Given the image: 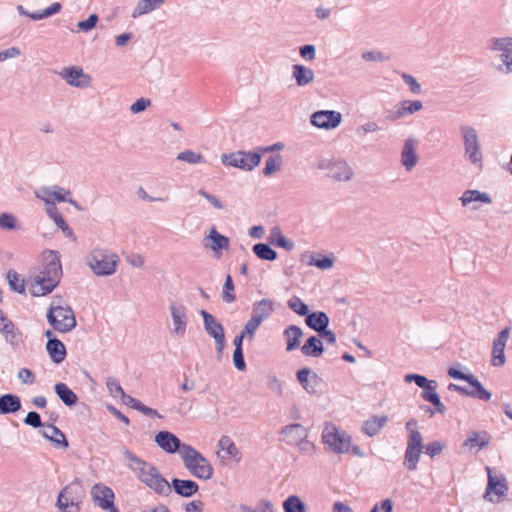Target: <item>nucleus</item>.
I'll list each match as a JSON object with an SVG mask.
<instances>
[{
	"label": "nucleus",
	"instance_id": "f257e3e1",
	"mask_svg": "<svg viewBox=\"0 0 512 512\" xmlns=\"http://www.w3.org/2000/svg\"><path fill=\"white\" fill-rule=\"evenodd\" d=\"M124 455L128 461V468L141 483L158 495L168 496L171 493V485L154 464L137 457L130 451H126Z\"/></svg>",
	"mask_w": 512,
	"mask_h": 512
},
{
	"label": "nucleus",
	"instance_id": "f03ea898",
	"mask_svg": "<svg viewBox=\"0 0 512 512\" xmlns=\"http://www.w3.org/2000/svg\"><path fill=\"white\" fill-rule=\"evenodd\" d=\"M52 259L45 265L29 283L32 296L39 297L49 294L57 286L61 277V263L56 255L51 253Z\"/></svg>",
	"mask_w": 512,
	"mask_h": 512
},
{
	"label": "nucleus",
	"instance_id": "7ed1b4c3",
	"mask_svg": "<svg viewBox=\"0 0 512 512\" xmlns=\"http://www.w3.org/2000/svg\"><path fill=\"white\" fill-rule=\"evenodd\" d=\"M180 458L182 459L185 468L194 477L202 480H209L212 478L214 473L212 464L191 445L184 444L180 451Z\"/></svg>",
	"mask_w": 512,
	"mask_h": 512
},
{
	"label": "nucleus",
	"instance_id": "20e7f679",
	"mask_svg": "<svg viewBox=\"0 0 512 512\" xmlns=\"http://www.w3.org/2000/svg\"><path fill=\"white\" fill-rule=\"evenodd\" d=\"M406 429L408 432V440L404 456V465L408 470L413 471L417 468L421 456L423 439L415 419H410L406 423Z\"/></svg>",
	"mask_w": 512,
	"mask_h": 512
},
{
	"label": "nucleus",
	"instance_id": "39448f33",
	"mask_svg": "<svg viewBox=\"0 0 512 512\" xmlns=\"http://www.w3.org/2000/svg\"><path fill=\"white\" fill-rule=\"evenodd\" d=\"M83 497L82 485L72 482L60 491L57 506L62 512H79Z\"/></svg>",
	"mask_w": 512,
	"mask_h": 512
},
{
	"label": "nucleus",
	"instance_id": "423d86ee",
	"mask_svg": "<svg viewBox=\"0 0 512 512\" xmlns=\"http://www.w3.org/2000/svg\"><path fill=\"white\" fill-rule=\"evenodd\" d=\"M322 440L335 453L343 454L350 450L351 437L340 431L334 424H326L322 432Z\"/></svg>",
	"mask_w": 512,
	"mask_h": 512
},
{
	"label": "nucleus",
	"instance_id": "0eeeda50",
	"mask_svg": "<svg viewBox=\"0 0 512 512\" xmlns=\"http://www.w3.org/2000/svg\"><path fill=\"white\" fill-rule=\"evenodd\" d=\"M119 258L107 250L95 249L89 259V266L96 275H112L116 271Z\"/></svg>",
	"mask_w": 512,
	"mask_h": 512
},
{
	"label": "nucleus",
	"instance_id": "6e6552de",
	"mask_svg": "<svg viewBox=\"0 0 512 512\" xmlns=\"http://www.w3.org/2000/svg\"><path fill=\"white\" fill-rule=\"evenodd\" d=\"M48 322L54 330L65 333L72 330L76 325L74 312L70 307H51L47 314Z\"/></svg>",
	"mask_w": 512,
	"mask_h": 512
},
{
	"label": "nucleus",
	"instance_id": "1a4fd4ad",
	"mask_svg": "<svg viewBox=\"0 0 512 512\" xmlns=\"http://www.w3.org/2000/svg\"><path fill=\"white\" fill-rule=\"evenodd\" d=\"M106 385L110 393L114 397H120L123 403L127 406L141 412L146 416L161 418V415L155 409L149 408L138 399L126 395L117 379L108 378Z\"/></svg>",
	"mask_w": 512,
	"mask_h": 512
},
{
	"label": "nucleus",
	"instance_id": "9d476101",
	"mask_svg": "<svg viewBox=\"0 0 512 512\" xmlns=\"http://www.w3.org/2000/svg\"><path fill=\"white\" fill-rule=\"evenodd\" d=\"M221 161L226 166H232L242 170L250 171L260 164L261 155L257 152L238 151L229 154H223L221 156Z\"/></svg>",
	"mask_w": 512,
	"mask_h": 512
},
{
	"label": "nucleus",
	"instance_id": "9b49d317",
	"mask_svg": "<svg viewBox=\"0 0 512 512\" xmlns=\"http://www.w3.org/2000/svg\"><path fill=\"white\" fill-rule=\"evenodd\" d=\"M461 132L463 135L465 156L473 165L481 169L483 166V157L476 130L472 127L463 126Z\"/></svg>",
	"mask_w": 512,
	"mask_h": 512
},
{
	"label": "nucleus",
	"instance_id": "f8f14e48",
	"mask_svg": "<svg viewBox=\"0 0 512 512\" xmlns=\"http://www.w3.org/2000/svg\"><path fill=\"white\" fill-rule=\"evenodd\" d=\"M91 496L96 505L109 512H119L114 505V492L108 486L98 483L91 489Z\"/></svg>",
	"mask_w": 512,
	"mask_h": 512
},
{
	"label": "nucleus",
	"instance_id": "ddd939ff",
	"mask_svg": "<svg viewBox=\"0 0 512 512\" xmlns=\"http://www.w3.org/2000/svg\"><path fill=\"white\" fill-rule=\"evenodd\" d=\"M217 455L221 461L225 463H238L241 460L240 451L233 440L228 436H222L218 441Z\"/></svg>",
	"mask_w": 512,
	"mask_h": 512
},
{
	"label": "nucleus",
	"instance_id": "4468645a",
	"mask_svg": "<svg viewBox=\"0 0 512 512\" xmlns=\"http://www.w3.org/2000/svg\"><path fill=\"white\" fill-rule=\"evenodd\" d=\"M488 471V485L484 494L485 499L490 502H499L505 497L508 487L504 480L493 476L491 470L487 467Z\"/></svg>",
	"mask_w": 512,
	"mask_h": 512
},
{
	"label": "nucleus",
	"instance_id": "2eb2a0df",
	"mask_svg": "<svg viewBox=\"0 0 512 512\" xmlns=\"http://www.w3.org/2000/svg\"><path fill=\"white\" fill-rule=\"evenodd\" d=\"M201 315L203 317L207 333L215 339L217 349L219 352H221L225 343L223 326L217 322L216 319L208 312L202 310Z\"/></svg>",
	"mask_w": 512,
	"mask_h": 512
},
{
	"label": "nucleus",
	"instance_id": "dca6fc26",
	"mask_svg": "<svg viewBox=\"0 0 512 512\" xmlns=\"http://www.w3.org/2000/svg\"><path fill=\"white\" fill-rule=\"evenodd\" d=\"M60 76L71 86L86 88L91 84V76L84 73L82 68L68 67L60 72Z\"/></svg>",
	"mask_w": 512,
	"mask_h": 512
},
{
	"label": "nucleus",
	"instance_id": "f3484780",
	"mask_svg": "<svg viewBox=\"0 0 512 512\" xmlns=\"http://www.w3.org/2000/svg\"><path fill=\"white\" fill-rule=\"evenodd\" d=\"M156 444L166 453L174 454L182 450L185 443L169 431H160L155 435Z\"/></svg>",
	"mask_w": 512,
	"mask_h": 512
},
{
	"label": "nucleus",
	"instance_id": "a211bd4d",
	"mask_svg": "<svg viewBox=\"0 0 512 512\" xmlns=\"http://www.w3.org/2000/svg\"><path fill=\"white\" fill-rule=\"evenodd\" d=\"M341 122V114L336 111H317L311 116V123L319 128L333 129Z\"/></svg>",
	"mask_w": 512,
	"mask_h": 512
},
{
	"label": "nucleus",
	"instance_id": "6ab92c4d",
	"mask_svg": "<svg viewBox=\"0 0 512 512\" xmlns=\"http://www.w3.org/2000/svg\"><path fill=\"white\" fill-rule=\"evenodd\" d=\"M509 338V328L502 330L498 338L493 343L492 349V364L494 366H501L505 362L504 348Z\"/></svg>",
	"mask_w": 512,
	"mask_h": 512
},
{
	"label": "nucleus",
	"instance_id": "aec40b11",
	"mask_svg": "<svg viewBox=\"0 0 512 512\" xmlns=\"http://www.w3.org/2000/svg\"><path fill=\"white\" fill-rule=\"evenodd\" d=\"M287 443L298 445L307 438V430L300 424H292L285 427L282 431Z\"/></svg>",
	"mask_w": 512,
	"mask_h": 512
},
{
	"label": "nucleus",
	"instance_id": "412c9836",
	"mask_svg": "<svg viewBox=\"0 0 512 512\" xmlns=\"http://www.w3.org/2000/svg\"><path fill=\"white\" fill-rule=\"evenodd\" d=\"M490 442V435L487 432H473L463 442V447L469 451H478L486 447Z\"/></svg>",
	"mask_w": 512,
	"mask_h": 512
},
{
	"label": "nucleus",
	"instance_id": "4be33fe9",
	"mask_svg": "<svg viewBox=\"0 0 512 512\" xmlns=\"http://www.w3.org/2000/svg\"><path fill=\"white\" fill-rule=\"evenodd\" d=\"M171 489L173 488L175 492L183 497H190L194 495L198 489L199 486L196 482L192 480H181V479H173Z\"/></svg>",
	"mask_w": 512,
	"mask_h": 512
},
{
	"label": "nucleus",
	"instance_id": "5701e85b",
	"mask_svg": "<svg viewBox=\"0 0 512 512\" xmlns=\"http://www.w3.org/2000/svg\"><path fill=\"white\" fill-rule=\"evenodd\" d=\"M494 45V50L500 52L499 57L501 58L503 64L506 66V72H509L510 65L512 64V44L510 39H497Z\"/></svg>",
	"mask_w": 512,
	"mask_h": 512
},
{
	"label": "nucleus",
	"instance_id": "b1692460",
	"mask_svg": "<svg viewBox=\"0 0 512 512\" xmlns=\"http://www.w3.org/2000/svg\"><path fill=\"white\" fill-rule=\"evenodd\" d=\"M387 421L388 417L385 415L372 416L363 423V431L369 437L376 436L386 425Z\"/></svg>",
	"mask_w": 512,
	"mask_h": 512
},
{
	"label": "nucleus",
	"instance_id": "393cba45",
	"mask_svg": "<svg viewBox=\"0 0 512 512\" xmlns=\"http://www.w3.org/2000/svg\"><path fill=\"white\" fill-rule=\"evenodd\" d=\"M305 319V323L311 329L322 332L327 328L329 323V318L324 312H314L311 314H307Z\"/></svg>",
	"mask_w": 512,
	"mask_h": 512
},
{
	"label": "nucleus",
	"instance_id": "a878e982",
	"mask_svg": "<svg viewBox=\"0 0 512 512\" xmlns=\"http://www.w3.org/2000/svg\"><path fill=\"white\" fill-rule=\"evenodd\" d=\"M70 195L68 190L63 188H57L55 190H50L48 188H44L41 191V194L37 193V197L42 199L47 205H51L52 200L55 199L59 202L69 201L67 196Z\"/></svg>",
	"mask_w": 512,
	"mask_h": 512
},
{
	"label": "nucleus",
	"instance_id": "bb28decb",
	"mask_svg": "<svg viewBox=\"0 0 512 512\" xmlns=\"http://www.w3.org/2000/svg\"><path fill=\"white\" fill-rule=\"evenodd\" d=\"M171 315L173 320L174 332L183 335L186 330L185 308L183 306L171 305Z\"/></svg>",
	"mask_w": 512,
	"mask_h": 512
},
{
	"label": "nucleus",
	"instance_id": "cd10ccee",
	"mask_svg": "<svg viewBox=\"0 0 512 512\" xmlns=\"http://www.w3.org/2000/svg\"><path fill=\"white\" fill-rule=\"evenodd\" d=\"M21 408V401L17 395L6 394L0 397V414L15 413Z\"/></svg>",
	"mask_w": 512,
	"mask_h": 512
},
{
	"label": "nucleus",
	"instance_id": "c85d7f7f",
	"mask_svg": "<svg viewBox=\"0 0 512 512\" xmlns=\"http://www.w3.org/2000/svg\"><path fill=\"white\" fill-rule=\"evenodd\" d=\"M436 382L432 381L422 392V398L434 405L439 413H444L445 406L440 401L439 395L436 392Z\"/></svg>",
	"mask_w": 512,
	"mask_h": 512
},
{
	"label": "nucleus",
	"instance_id": "c756f323",
	"mask_svg": "<svg viewBox=\"0 0 512 512\" xmlns=\"http://www.w3.org/2000/svg\"><path fill=\"white\" fill-rule=\"evenodd\" d=\"M42 435L46 439L55 443L56 445L62 446L63 448L68 447V441H67L64 433L56 426H53V425L46 426L42 431Z\"/></svg>",
	"mask_w": 512,
	"mask_h": 512
},
{
	"label": "nucleus",
	"instance_id": "7c9ffc66",
	"mask_svg": "<svg viewBox=\"0 0 512 512\" xmlns=\"http://www.w3.org/2000/svg\"><path fill=\"white\" fill-rule=\"evenodd\" d=\"M284 336L287 340L286 350L293 351L299 347L303 332L298 326L290 325L284 330Z\"/></svg>",
	"mask_w": 512,
	"mask_h": 512
},
{
	"label": "nucleus",
	"instance_id": "2f4dec72",
	"mask_svg": "<svg viewBox=\"0 0 512 512\" xmlns=\"http://www.w3.org/2000/svg\"><path fill=\"white\" fill-rule=\"evenodd\" d=\"M47 351L55 363H61L66 357L64 344L57 339H50L47 343Z\"/></svg>",
	"mask_w": 512,
	"mask_h": 512
},
{
	"label": "nucleus",
	"instance_id": "473e14b6",
	"mask_svg": "<svg viewBox=\"0 0 512 512\" xmlns=\"http://www.w3.org/2000/svg\"><path fill=\"white\" fill-rule=\"evenodd\" d=\"M293 76L299 86H305L314 79V72L303 65L297 64L293 66Z\"/></svg>",
	"mask_w": 512,
	"mask_h": 512
},
{
	"label": "nucleus",
	"instance_id": "72a5a7b5",
	"mask_svg": "<svg viewBox=\"0 0 512 512\" xmlns=\"http://www.w3.org/2000/svg\"><path fill=\"white\" fill-rule=\"evenodd\" d=\"M422 109V102L419 100H406L401 102L400 108L395 111L392 115V119H399L406 114H411Z\"/></svg>",
	"mask_w": 512,
	"mask_h": 512
},
{
	"label": "nucleus",
	"instance_id": "f704fd0d",
	"mask_svg": "<svg viewBox=\"0 0 512 512\" xmlns=\"http://www.w3.org/2000/svg\"><path fill=\"white\" fill-rule=\"evenodd\" d=\"M208 239L210 243L207 246H209L214 252H218L229 247V239L218 233L215 228L210 230Z\"/></svg>",
	"mask_w": 512,
	"mask_h": 512
},
{
	"label": "nucleus",
	"instance_id": "c9c22d12",
	"mask_svg": "<svg viewBox=\"0 0 512 512\" xmlns=\"http://www.w3.org/2000/svg\"><path fill=\"white\" fill-rule=\"evenodd\" d=\"M302 352L306 356L319 357L323 353V345L316 336H311L302 346Z\"/></svg>",
	"mask_w": 512,
	"mask_h": 512
},
{
	"label": "nucleus",
	"instance_id": "e433bc0d",
	"mask_svg": "<svg viewBox=\"0 0 512 512\" xmlns=\"http://www.w3.org/2000/svg\"><path fill=\"white\" fill-rule=\"evenodd\" d=\"M417 156L415 153V146L412 140H407L405 142L403 151H402V163L403 165L410 170L416 165Z\"/></svg>",
	"mask_w": 512,
	"mask_h": 512
},
{
	"label": "nucleus",
	"instance_id": "4c0bfd02",
	"mask_svg": "<svg viewBox=\"0 0 512 512\" xmlns=\"http://www.w3.org/2000/svg\"><path fill=\"white\" fill-rule=\"evenodd\" d=\"M273 312V303L268 299H262L253 306V316L263 322Z\"/></svg>",
	"mask_w": 512,
	"mask_h": 512
},
{
	"label": "nucleus",
	"instance_id": "58836bf2",
	"mask_svg": "<svg viewBox=\"0 0 512 512\" xmlns=\"http://www.w3.org/2000/svg\"><path fill=\"white\" fill-rule=\"evenodd\" d=\"M165 0H140L132 13L133 18L147 14L164 3Z\"/></svg>",
	"mask_w": 512,
	"mask_h": 512
},
{
	"label": "nucleus",
	"instance_id": "ea45409f",
	"mask_svg": "<svg viewBox=\"0 0 512 512\" xmlns=\"http://www.w3.org/2000/svg\"><path fill=\"white\" fill-rule=\"evenodd\" d=\"M463 206H466L472 202L491 203V198L488 194L482 193L478 190H467L463 193L460 198Z\"/></svg>",
	"mask_w": 512,
	"mask_h": 512
},
{
	"label": "nucleus",
	"instance_id": "a19ab883",
	"mask_svg": "<svg viewBox=\"0 0 512 512\" xmlns=\"http://www.w3.org/2000/svg\"><path fill=\"white\" fill-rule=\"evenodd\" d=\"M55 391L67 406H72L77 402L76 394L65 383H57L55 385Z\"/></svg>",
	"mask_w": 512,
	"mask_h": 512
},
{
	"label": "nucleus",
	"instance_id": "79ce46f5",
	"mask_svg": "<svg viewBox=\"0 0 512 512\" xmlns=\"http://www.w3.org/2000/svg\"><path fill=\"white\" fill-rule=\"evenodd\" d=\"M330 175L339 181L349 180L352 176V171L346 163L338 162L331 167Z\"/></svg>",
	"mask_w": 512,
	"mask_h": 512
},
{
	"label": "nucleus",
	"instance_id": "37998d69",
	"mask_svg": "<svg viewBox=\"0 0 512 512\" xmlns=\"http://www.w3.org/2000/svg\"><path fill=\"white\" fill-rule=\"evenodd\" d=\"M0 331L5 334L7 339H10L11 341L16 339L17 336L19 335L14 324L4 316L1 309H0Z\"/></svg>",
	"mask_w": 512,
	"mask_h": 512
},
{
	"label": "nucleus",
	"instance_id": "c03bdc74",
	"mask_svg": "<svg viewBox=\"0 0 512 512\" xmlns=\"http://www.w3.org/2000/svg\"><path fill=\"white\" fill-rule=\"evenodd\" d=\"M468 383L473 387V390L467 393L468 395L485 401L490 400L491 393L485 390L482 384L474 376H472V380Z\"/></svg>",
	"mask_w": 512,
	"mask_h": 512
},
{
	"label": "nucleus",
	"instance_id": "a18cd8bd",
	"mask_svg": "<svg viewBox=\"0 0 512 512\" xmlns=\"http://www.w3.org/2000/svg\"><path fill=\"white\" fill-rule=\"evenodd\" d=\"M253 251L260 259L273 261L277 257V253L269 245L264 243L254 245Z\"/></svg>",
	"mask_w": 512,
	"mask_h": 512
},
{
	"label": "nucleus",
	"instance_id": "49530a36",
	"mask_svg": "<svg viewBox=\"0 0 512 512\" xmlns=\"http://www.w3.org/2000/svg\"><path fill=\"white\" fill-rule=\"evenodd\" d=\"M285 512H306L305 504L295 495L289 496L283 503Z\"/></svg>",
	"mask_w": 512,
	"mask_h": 512
},
{
	"label": "nucleus",
	"instance_id": "de8ad7c7",
	"mask_svg": "<svg viewBox=\"0 0 512 512\" xmlns=\"http://www.w3.org/2000/svg\"><path fill=\"white\" fill-rule=\"evenodd\" d=\"M47 212L60 229H62L63 231H68L69 234L71 233L68 225L66 224L62 215L60 214V212L54 204L48 205Z\"/></svg>",
	"mask_w": 512,
	"mask_h": 512
},
{
	"label": "nucleus",
	"instance_id": "09e8293b",
	"mask_svg": "<svg viewBox=\"0 0 512 512\" xmlns=\"http://www.w3.org/2000/svg\"><path fill=\"white\" fill-rule=\"evenodd\" d=\"M177 160L187 162L189 164H198L204 162L203 156L200 153L194 152L192 150L180 152L177 155Z\"/></svg>",
	"mask_w": 512,
	"mask_h": 512
},
{
	"label": "nucleus",
	"instance_id": "8fccbe9b",
	"mask_svg": "<svg viewBox=\"0 0 512 512\" xmlns=\"http://www.w3.org/2000/svg\"><path fill=\"white\" fill-rule=\"evenodd\" d=\"M288 307L300 316H306L309 312L308 306L297 296L288 300Z\"/></svg>",
	"mask_w": 512,
	"mask_h": 512
},
{
	"label": "nucleus",
	"instance_id": "3c124183",
	"mask_svg": "<svg viewBox=\"0 0 512 512\" xmlns=\"http://www.w3.org/2000/svg\"><path fill=\"white\" fill-rule=\"evenodd\" d=\"M7 279L12 290L18 293H23L25 291L24 280L20 279L17 272L9 271L7 273Z\"/></svg>",
	"mask_w": 512,
	"mask_h": 512
},
{
	"label": "nucleus",
	"instance_id": "603ef678",
	"mask_svg": "<svg viewBox=\"0 0 512 512\" xmlns=\"http://www.w3.org/2000/svg\"><path fill=\"white\" fill-rule=\"evenodd\" d=\"M282 159L279 155L270 156L265 164L263 173L265 176H270L277 172L281 167Z\"/></svg>",
	"mask_w": 512,
	"mask_h": 512
},
{
	"label": "nucleus",
	"instance_id": "864d4df0",
	"mask_svg": "<svg viewBox=\"0 0 512 512\" xmlns=\"http://www.w3.org/2000/svg\"><path fill=\"white\" fill-rule=\"evenodd\" d=\"M222 298L225 302L231 303L235 300L234 285L232 277L228 274L225 279L223 286Z\"/></svg>",
	"mask_w": 512,
	"mask_h": 512
},
{
	"label": "nucleus",
	"instance_id": "5fc2aeb1",
	"mask_svg": "<svg viewBox=\"0 0 512 512\" xmlns=\"http://www.w3.org/2000/svg\"><path fill=\"white\" fill-rule=\"evenodd\" d=\"M261 319L252 316L244 326L242 333L246 335L250 340L253 339L255 332L261 325Z\"/></svg>",
	"mask_w": 512,
	"mask_h": 512
},
{
	"label": "nucleus",
	"instance_id": "6e6d98bb",
	"mask_svg": "<svg viewBox=\"0 0 512 512\" xmlns=\"http://www.w3.org/2000/svg\"><path fill=\"white\" fill-rule=\"evenodd\" d=\"M98 21V16L96 14H91L86 20L78 22L77 26L80 30L87 32L93 29Z\"/></svg>",
	"mask_w": 512,
	"mask_h": 512
},
{
	"label": "nucleus",
	"instance_id": "4d7b16f0",
	"mask_svg": "<svg viewBox=\"0 0 512 512\" xmlns=\"http://www.w3.org/2000/svg\"><path fill=\"white\" fill-rule=\"evenodd\" d=\"M151 105V101L146 98H140L135 103H133L130 107L132 113H139L144 111Z\"/></svg>",
	"mask_w": 512,
	"mask_h": 512
},
{
	"label": "nucleus",
	"instance_id": "13d9d810",
	"mask_svg": "<svg viewBox=\"0 0 512 512\" xmlns=\"http://www.w3.org/2000/svg\"><path fill=\"white\" fill-rule=\"evenodd\" d=\"M15 217L11 214L3 213L0 215V227L4 229H13L15 227Z\"/></svg>",
	"mask_w": 512,
	"mask_h": 512
},
{
	"label": "nucleus",
	"instance_id": "bf43d9fd",
	"mask_svg": "<svg viewBox=\"0 0 512 512\" xmlns=\"http://www.w3.org/2000/svg\"><path fill=\"white\" fill-rule=\"evenodd\" d=\"M402 78H403L404 82L410 87V90L412 91V93H414V94L420 93L421 87L414 77H412L409 74L403 73Z\"/></svg>",
	"mask_w": 512,
	"mask_h": 512
},
{
	"label": "nucleus",
	"instance_id": "052dcab7",
	"mask_svg": "<svg viewBox=\"0 0 512 512\" xmlns=\"http://www.w3.org/2000/svg\"><path fill=\"white\" fill-rule=\"evenodd\" d=\"M233 362L235 367L240 370L244 371L246 368L244 357H243V351L242 349H235L233 353Z\"/></svg>",
	"mask_w": 512,
	"mask_h": 512
},
{
	"label": "nucleus",
	"instance_id": "680f3d73",
	"mask_svg": "<svg viewBox=\"0 0 512 512\" xmlns=\"http://www.w3.org/2000/svg\"><path fill=\"white\" fill-rule=\"evenodd\" d=\"M443 450V445L439 441H434L426 445L425 452L430 457H435L440 454Z\"/></svg>",
	"mask_w": 512,
	"mask_h": 512
},
{
	"label": "nucleus",
	"instance_id": "e2e57ef3",
	"mask_svg": "<svg viewBox=\"0 0 512 512\" xmlns=\"http://www.w3.org/2000/svg\"><path fill=\"white\" fill-rule=\"evenodd\" d=\"M24 423L34 428L40 427L42 425L40 415L34 411L27 414L24 419Z\"/></svg>",
	"mask_w": 512,
	"mask_h": 512
},
{
	"label": "nucleus",
	"instance_id": "0e129e2a",
	"mask_svg": "<svg viewBox=\"0 0 512 512\" xmlns=\"http://www.w3.org/2000/svg\"><path fill=\"white\" fill-rule=\"evenodd\" d=\"M412 380H414L417 386L423 389L426 388L432 382L431 380H428L424 376L417 374H409L406 376V381L410 382Z\"/></svg>",
	"mask_w": 512,
	"mask_h": 512
},
{
	"label": "nucleus",
	"instance_id": "69168bd1",
	"mask_svg": "<svg viewBox=\"0 0 512 512\" xmlns=\"http://www.w3.org/2000/svg\"><path fill=\"white\" fill-rule=\"evenodd\" d=\"M18 378L25 384H33L35 382V376L28 368H22L18 372Z\"/></svg>",
	"mask_w": 512,
	"mask_h": 512
},
{
	"label": "nucleus",
	"instance_id": "338daca9",
	"mask_svg": "<svg viewBox=\"0 0 512 512\" xmlns=\"http://www.w3.org/2000/svg\"><path fill=\"white\" fill-rule=\"evenodd\" d=\"M393 508V503L390 499H385L382 502L376 504L371 512H391Z\"/></svg>",
	"mask_w": 512,
	"mask_h": 512
},
{
	"label": "nucleus",
	"instance_id": "774afa93",
	"mask_svg": "<svg viewBox=\"0 0 512 512\" xmlns=\"http://www.w3.org/2000/svg\"><path fill=\"white\" fill-rule=\"evenodd\" d=\"M21 54V51L17 47H11L7 50L0 52V62H3L9 58L18 57Z\"/></svg>",
	"mask_w": 512,
	"mask_h": 512
}]
</instances>
